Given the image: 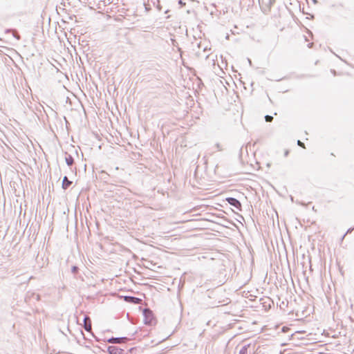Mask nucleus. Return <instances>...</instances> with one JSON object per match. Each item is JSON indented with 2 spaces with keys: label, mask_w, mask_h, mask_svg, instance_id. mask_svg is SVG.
I'll use <instances>...</instances> for the list:
<instances>
[{
  "label": "nucleus",
  "mask_w": 354,
  "mask_h": 354,
  "mask_svg": "<svg viewBox=\"0 0 354 354\" xmlns=\"http://www.w3.org/2000/svg\"><path fill=\"white\" fill-rule=\"evenodd\" d=\"M260 7L263 13L268 14L272 6L274 3L275 0H259Z\"/></svg>",
  "instance_id": "nucleus-1"
},
{
  "label": "nucleus",
  "mask_w": 354,
  "mask_h": 354,
  "mask_svg": "<svg viewBox=\"0 0 354 354\" xmlns=\"http://www.w3.org/2000/svg\"><path fill=\"white\" fill-rule=\"evenodd\" d=\"M143 315L145 317V324L148 325H152L153 324V315L151 310L145 309L143 310Z\"/></svg>",
  "instance_id": "nucleus-2"
},
{
  "label": "nucleus",
  "mask_w": 354,
  "mask_h": 354,
  "mask_svg": "<svg viewBox=\"0 0 354 354\" xmlns=\"http://www.w3.org/2000/svg\"><path fill=\"white\" fill-rule=\"evenodd\" d=\"M65 161H66V165L68 167H71L74 163V158L71 154L66 152L65 153Z\"/></svg>",
  "instance_id": "nucleus-7"
},
{
  "label": "nucleus",
  "mask_w": 354,
  "mask_h": 354,
  "mask_svg": "<svg viewBox=\"0 0 354 354\" xmlns=\"http://www.w3.org/2000/svg\"><path fill=\"white\" fill-rule=\"evenodd\" d=\"M250 344L245 345L244 346H243L241 348V350L239 351V354H248V349L250 348Z\"/></svg>",
  "instance_id": "nucleus-10"
},
{
  "label": "nucleus",
  "mask_w": 354,
  "mask_h": 354,
  "mask_svg": "<svg viewBox=\"0 0 354 354\" xmlns=\"http://www.w3.org/2000/svg\"><path fill=\"white\" fill-rule=\"evenodd\" d=\"M352 230H353V229H352V228H349V229L347 230V232H346L343 235V236H342V239H344V237L346 236V235L347 234L350 233Z\"/></svg>",
  "instance_id": "nucleus-14"
},
{
  "label": "nucleus",
  "mask_w": 354,
  "mask_h": 354,
  "mask_svg": "<svg viewBox=\"0 0 354 354\" xmlns=\"http://www.w3.org/2000/svg\"><path fill=\"white\" fill-rule=\"evenodd\" d=\"M37 299H39V295H37Z\"/></svg>",
  "instance_id": "nucleus-19"
},
{
  "label": "nucleus",
  "mask_w": 354,
  "mask_h": 354,
  "mask_svg": "<svg viewBox=\"0 0 354 354\" xmlns=\"http://www.w3.org/2000/svg\"><path fill=\"white\" fill-rule=\"evenodd\" d=\"M216 147L217 148V149L218 151H221L222 150V149H221V146H220V145L218 143L216 144Z\"/></svg>",
  "instance_id": "nucleus-16"
},
{
  "label": "nucleus",
  "mask_w": 354,
  "mask_h": 354,
  "mask_svg": "<svg viewBox=\"0 0 354 354\" xmlns=\"http://www.w3.org/2000/svg\"><path fill=\"white\" fill-rule=\"evenodd\" d=\"M78 270H79V268L76 266H73L72 268H71V272L73 274H76L78 272Z\"/></svg>",
  "instance_id": "nucleus-13"
},
{
  "label": "nucleus",
  "mask_w": 354,
  "mask_h": 354,
  "mask_svg": "<svg viewBox=\"0 0 354 354\" xmlns=\"http://www.w3.org/2000/svg\"><path fill=\"white\" fill-rule=\"evenodd\" d=\"M72 184V181L68 180L67 176H64L62 180V188L67 189Z\"/></svg>",
  "instance_id": "nucleus-9"
},
{
  "label": "nucleus",
  "mask_w": 354,
  "mask_h": 354,
  "mask_svg": "<svg viewBox=\"0 0 354 354\" xmlns=\"http://www.w3.org/2000/svg\"><path fill=\"white\" fill-rule=\"evenodd\" d=\"M107 352L109 354H124L125 351L116 346H107Z\"/></svg>",
  "instance_id": "nucleus-4"
},
{
  "label": "nucleus",
  "mask_w": 354,
  "mask_h": 354,
  "mask_svg": "<svg viewBox=\"0 0 354 354\" xmlns=\"http://www.w3.org/2000/svg\"><path fill=\"white\" fill-rule=\"evenodd\" d=\"M84 328L86 331H89L91 329V319L87 316H85L84 318Z\"/></svg>",
  "instance_id": "nucleus-8"
},
{
  "label": "nucleus",
  "mask_w": 354,
  "mask_h": 354,
  "mask_svg": "<svg viewBox=\"0 0 354 354\" xmlns=\"http://www.w3.org/2000/svg\"><path fill=\"white\" fill-rule=\"evenodd\" d=\"M225 200L230 205L234 207L239 210H241V203L236 198L233 197H228Z\"/></svg>",
  "instance_id": "nucleus-3"
},
{
  "label": "nucleus",
  "mask_w": 354,
  "mask_h": 354,
  "mask_svg": "<svg viewBox=\"0 0 354 354\" xmlns=\"http://www.w3.org/2000/svg\"><path fill=\"white\" fill-rule=\"evenodd\" d=\"M289 154V151L288 150H286L285 152H284V156L286 157L288 156Z\"/></svg>",
  "instance_id": "nucleus-17"
},
{
  "label": "nucleus",
  "mask_w": 354,
  "mask_h": 354,
  "mask_svg": "<svg viewBox=\"0 0 354 354\" xmlns=\"http://www.w3.org/2000/svg\"><path fill=\"white\" fill-rule=\"evenodd\" d=\"M124 300L127 302H130L134 304H138L140 301V299L132 296H125Z\"/></svg>",
  "instance_id": "nucleus-6"
},
{
  "label": "nucleus",
  "mask_w": 354,
  "mask_h": 354,
  "mask_svg": "<svg viewBox=\"0 0 354 354\" xmlns=\"http://www.w3.org/2000/svg\"><path fill=\"white\" fill-rule=\"evenodd\" d=\"M272 120H273V117H272V116H271V115H266L265 116V120H266V122H272Z\"/></svg>",
  "instance_id": "nucleus-12"
},
{
  "label": "nucleus",
  "mask_w": 354,
  "mask_h": 354,
  "mask_svg": "<svg viewBox=\"0 0 354 354\" xmlns=\"http://www.w3.org/2000/svg\"><path fill=\"white\" fill-rule=\"evenodd\" d=\"M179 3L183 4V2L181 0L179 1Z\"/></svg>",
  "instance_id": "nucleus-20"
},
{
  "label": "nucleus",
  "mask_w": 354,
  "mask_h": 354,
  "mask_svg": "<svg viewBox=\"0 0 354 354\" xmlns=\"http://www.w3.org/2000/svg\"><path fill=\"white\" fill-rule=\"evenodd\" d=\"M127 339V337H111L107 339V342L114 344H119L124 342H125Z\"/></svg>",
  "instance_id": "nucleus-5"
},
{
  "label": "nucleus",
  "mask_w": 354,
  "mask_h": 354,
  "mask_svg": "<svg viewBox=\"0 0 354 354\" xmlns=\"http://www.w3.org/2000/svg\"><path fill=\"white\" fill-rule=\"evenodd\" d=\"M312 46H313V44H312V43L308 44V47H309V48H311V47H312Z\"/></svg>",
  "instance_id": "nucleus-18"
},
{
  "label": "nucleus",
  "mask_w": 354,
  "mask_h": 354,
  "mask_svg": "<svg viewBox=\"0 0 354 354\" xmlns=\"http://www.w3.org/2000/svg\"><path fill=\"white\" fill-rule=\"evenodd\" d=\"M6 32H12V35L14 37H15L17 39H20V36L18 34L17 31L15 30H10V29H7L6 30Z\"/></svg>",
  "instance_id": "nucleus-11"
},
{
  "label": "nucleus",
  "mask_w": 354,
  "mask_h": 354,
  "mask_svg": "<svg viewBox=\"0 0 354 354\" xmlns=\"http://www.w3.org/2000/svg\"><path fill=\"white\" fill-rule=\"evenodd\" d=\"M297 145L300 147H304V144L300 140H297Z\"/></svg>",
  "instance_id": "nucleus-15"
}]
</instances>
